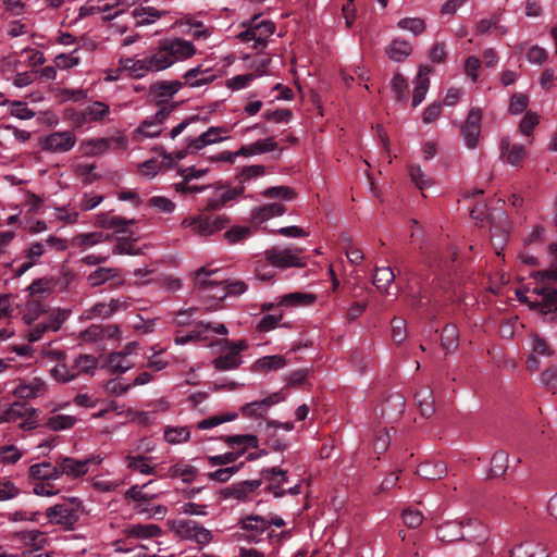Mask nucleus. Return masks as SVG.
<instances>
[{"instance_id":"1","label":"nucleus","mask_w":557,"mask_h":557,"mask_svg":"<svg viewBox=\"0 0 557 557\" xmlns=\"http://www.w3.org/2000/svg\"><path fill=\"white\" fill-rule=\"evenodd\" d=\"M195 46L181 38L164 39L160 41L158 49L147 57L152 72L170 67L176 60L187 59L195 54Z\"/></svg>"},{"instance_id":"2","label":"nucleus","mask_w":557,"mask_h":557,"mask_svg":"<svg viewBox=\"0 0 557 557\" xmlns=\"http://www.w3.org/2000/svg\"><path fill=\"white\" fill-rule=\"evenodd\" d=\"M47 248L64 251L67 248L66 240L60 237L50 235L45 240L33 242L23 251L26 261L21 263L14 271L15 276H22L30 268H33L38 260L45 255Z\"/></svg>"},{"instance_id":"3","label":"nucleus","mask_w":557,"mask_h":557,"mask_svg":"<svg viewBox=\"0 0 557 557\" xmlns=\"http://www.w3.org/2000/svg\"><path fill=\"white\" fill-rule=\"evenodd\" d=\"M223 441L235 451H228L223 455H215L208 457L211 466H225L235 462L247 449V447L257 448L258 437L252 434H238L224 436Z\"/></svg>"},{"instance_id":"4","label":"nucleus","mask_w":557,"mask_h":557,"mask_svg":"<svg viewBox=\"0 0 557 557\" xmlns=\"http://www.w3.org/2000/svg\"><path fill=\"white\" fill-rule=\"evenodd\" d=\"M228 222L230 220L225 215L199 214L185 218L182 222V225L184 227H193L195 232L200 236H208L224 228Z\"/></svg>"},{"instance_id":"5","label":"nucleus","mask_w":557,"mask_h":557,"mask_svg":"<svg viewBox=\"0 0 557 557\" xmlns=\"http://www.w3.org/2000/svg\"><path fill=\"white\" fill-rule=\"evenodd\" d=\"M301 252V248L281 249L277 247H272L264 251V256L265 260L275 268H302L306 265V261L304 260V258L300 257Z\"/></svg>"},{"instance_id":"6","label":"nucleus","mask_w":557,"mask_h":557,"mask_svg":"<svg viewBox=\"0 0 557 557\" xmlns=\"http://www.w3.org/2000/svg\"><path fill=\"white\" fill-rule=\"evenodd\" d=\"M216 270H208L205 267L198 269L195 272L194 284L198 289L207 293L209 298L223 301L227 297L224 282L208 278V276L214 274Z\"/></svg>"},{"instance_id":"7","label":"nucleus","mask_w":557,"mask_h":557,"mask_svg":"<svg viewBox=\"0 0 557 557\" xmlns=\"http://www.w3.org/2000/svg\"><path fill=\"white\" fill-rule=\"evenodd\" d=\"M79 507L81 502L77 498H71L67 502L49 507L46 515L51 522L70 527L77 522Z\"/></svg>"},{"instance_id":"8","label":"nucleus","mask_w":557,"mask_h":557,"mask_svg":"<svg viewBox=\"0 0 557 557\" xmlns=\"http://www.w3.org/2000/svg\"><path fill=\"white\" fill-rule=\"evenodd\" d=\"M173 529L181 537L193 540L199 545H206L212 540L211 532L194 520H176Z\"/></svg>"},{"instance_id":"9","label":"nucleus","mask_w":557,"mask_h":557,"mask_svg":"<svg viewBox=\"0 0 557 557\" xmlns=\"http://www.w3.org/2000/svg\"><path fill=\"white\" fill-rule=\"evenodd\" d=\"M109 106L101 101H94L82 111L71 114V122L75 128L83 127L91 122H101L109 114Z\"/></svg>"},{"instance_id":"10","label":"nucleus","mask_w":557,"mask_h":557,"mask_svg":"<svg viewBox=\"0 0 557 557\" xmlns=\"http://www.w3.org/2000/svg\"><path fill=\"white\" fill-rule=\"evenodd\" d=\"M245 190L243 185L230 187L222 182L214 184V194L208 199L205 207L206 211H216L224 207L227 202L242 195Z\"/></svg>"},{"instance_id":"11","label":"nucleus","mask_w":557,"mask_h":557,"mask_svg":"<svg viewBox=\"0 0 557 557\" xmlns=\"http://www.w3.org/2000/svg\"><path fill=\"white\" fill-rule=\"evenodd\" d=\"M76 144V136L70 132H53L46 136L41 141L44 150L50 152L70 151Z\"/></svg>"},{"instance_id":"12","label":"nucleus","mask_w":557,"mask_h":557,"mask_svg":"<svg viewBox=\"0 0 557 557\" xmlns=\"http://www.w3.org/2000/svg\"><path fill=\"white\" fill-rule=\"evenodd\" d=\"M482 113L478 108H472L461 127V135L468 148H475L481 134Z\"/></svg>"},{"instance_id":"13","label":"nucleus","mask_w":557,"mask_h":557,"mask_svg":"<svg viewBox=\"0 0 557 557\" xmlns=\"http://www.w3.org/2000/svg\"><path fill=\"white\" fill-rule=\"evenodd\" d=\"M248 344L244 339L228 343L227 352L214 359L213 363L215 369L224 371L238 368L242 363V357L239 354L246 350Z\"/></svg>"},{"instance_id":"14","label":"nucleus","mask_w":557,"mask_h":557,"mask_svg":"<svg viewBox=\"0 0 557 557\" xmlns=\"http://www.w3.org/2000/svg\"><path fill=\"white\" fill-rule=\"evenodd\" d=\"M405 397L398 393L388 395L380 406V414L387 422L397 421L405 411Z\"/></svg>"},{"instance_id":"15","label":"nucleus","mask_w":557,"mask_h":557,"mask_svg":"<svg viewBox=\"0 0 557 557\" xmlns=\"http://www.w3.org/2000/svg\"><path fill=\"white\" fill-rule=\"evenodd\" d=\"M87 282L91 287L100 286L104 283H110L111 287H117L124 284V278L120 274V270L114 268H98L91 272Z\"/></svg>"},{"instance_id":"16","label":"nucleus","mask_w":557,"mask_h":557,"mask_svg":"<svg viewBox=\"0 0 557 557\" xmlns=\"http://www.w3.org/2000/svg\"><path fill=\"white\" fill-rule=\"evenodd\" d=\"M261 475L269 482L268 491L273 493L274 497L278 498L286 494V491L282 488V485L287 482L286 471L273 467L263 469Z\"/></svg>"},{"instance_id":"17","label":"nucleus","mask_w":557,"mask_h":557,"mask_svg":"<svg viewBox=\"0 0 557 557\" xmlns=\"http://www.w3.org/2000/svg\"><path fill=\"white\" fill-rule=\"evenodd\" d=\"M280 400L281 398L278 397V394L275 393L261 400H255L245 404L244 406L240 407V412L243 413V416L247 418L262 417L272 405L278 403Z\"/></svg>"},{"instance_id":"18","label":"nucleus","mask_w":557,"mask_h":557,"mask_svg":"<svg viewBox=\"0 0 557 557\" xmlns=\"http://www.w3.org/2000/svg\"><path fill=\"white\" fill-rule=\"evenodd\" d=\"M89 462L91 459L77 460L72 457H60L59 469L69 476L79 478L87 473Z\"/></svg>"},{"instance_id":"19","label":"nucleus","mask_w":557,"mask_h":557,"mask_svg":"<svg viewBox=\"0 0 557 557\" xmlns=\"http://www.w3.org/2000/svg\"><path fill=\"white\" fill-rule=\"evenodd\" d=\"M524 147L520 144H510L508 137H504L500 141V157L511 165H518L524 158Z\"/></svg>"},{"instance_id":"20","label":"nucleus","mask_w":557,"mask_h":557,"mask_svg":"<svg viewBox=\"0 0 557 557\" xmlns=\"http://www.w3.org/2000/svg\"><path fill=\"white\" fill-rule=\"evenodd\" d=\"M437 539L443 543H453L466 540L462 533V523L457 521H447L437 527Z\"/></svg>"},{"instance_id":"21","label":"nucleus","mask_w":557,"mask_h":557,"mask_svg":"<svg viewBox=\"0 0 557 557\" xmlns=\"http://www.w3.org/2000/svg\"><path fill=\"white\" fill-rule=\"evenodd\" d=\"M431 72V67L428 65H421L416 77V86L412 96V107H418L425 98L429 90L430 79L428 77Z\"/></svg>"},{"instance_id":"22","label":"nucleus","mask_w":557,"mask_h":557,"mask_svg":"<svg viewBox=\"0 0 557 557\" xmlns=\"http://www.w3.org/2000/svg\"><path fill=\"white\" fill-rule=\"evenodd\" d=\"M135 343L128 344L123 351H116L109 355L107 359V366L113 373H125L131 369L132 364L126 361V356L131 354L132 348L135 347Z\"/></svg>"},{"instance_id":"23","label":"nucleus","mask_w":557,"mask_h":557,"mask_svg":"<svg viewBox=\"0 0 557 557\" xmlns=\"http://www.w3.org/2000/svg\"><path fill=\"white\" fill-rule=\"evenodd\" d=\"M135 220H127L119 215H112L109 212L100 213L96 219V225L102 228H114L117 233H126V227L133 224Z\"/></svg>"},{"instance_id":"24","label":"nucleus","mask_w":557,"mask_h":557,"mask_svg":"<svg viewBox=\"0 0 557 557\" xmlns=\"http://www.w3.org/2000/svg\"><path fill=\"white\" fill-rule=\"evenodd\" d=\"M262 483V480H246L232 486L226 487L223 493L225 497H233L239 500H244L248 494L257 490Z\"/></svg>"},{"instance_id":"25","label":"nucleus","mask_w":557,"mask_h":557,"mask_svg":"<svg viewBox=\"0 0 557 557\" xmlns=\"http://www.w3.org/2000/svg\"><path fill=\"white\" fill-rule=\"evenodd\" d=\"M125 534L127 537L134 539H151L157 537L162 534V530L157 524H129L125 529Z\"/></svg>"},{"instance_id":"26","label":"nucleus","mask_w":557,"mask_h":557,"mask_svg":"<svg viewBox=\"0 0 557 557\" xmlns=\"http://www.w3.org/2000/svg\"><path fill=\"white\" fill-rule=\"evenodd\" d=\"M277 148V143L273 137H268L265 139H259L253 144L243 146L239 149V153L242 157H250L255 154L267 153L273 151Z\"/></svg>"},{"instance_id":"27","label":"nucleus","mask_w":557,"mask_h":557,"mask_svg":"<svg viewBox=\"0 0 557 557\" xmlns=\"http://www.w3.org/2000/svg\"><path fill=\"white\" fill-rule=\"evenodd\" d=\"M414 399L418 404V408L421 414L425 418H430L435 412L433 392L430 387L424 386L420 388L416 395Z\"/></svg>"},{"instance_id":"28","label":"nucleus","mask_w":557,"mask_h":557,"mask_svg":"<svg viewBox=\"0 0 557 557\" xmlns=\"http://www.w3.org/2000/svg\"><path fill=\"white\" fill-rule=\"evenodd\" d=\"M417 473L426 480H440L447 473V467L442 461H425L419 465Z\"/></svg>"},{"instance_id":"29","label":"nucleus","mask_w":557,"mask_h":557,"mask_svg":"<svg viewBox=\"0 0 557 557\" xmlns=\"http://www.w3.org/2000/svg\"><path fill=\"white\" fill-rule=\"evenodd\" d=\"M285 212V206L282 203L273 202L253 209L251 216L255 221L262 223L274 216H281Z\"/></svg>"},{"instance_id":"30","label":"nucleus","mask_w":557,"mask_h":557,"mask_svg":"<svg viewBox=\"0 0 557 557\" xmlns=\"http://www.w3.org/2000/svg\"><path fill=\"white\" fill-rule=\"evenodd\" d=\"M542 299L531 304V308L547 317L553 307H557V288L542 289Z\"/></svg>"},{"instance_id":"31","label":"nucleus","mask_w":557,"mask_h":557,"mask_svg":"<svg viewBox=\"0 0 557 557\" xmlns=\"http://www.w3.org/2000/svg\"><path fill=\"white\" fill-rule=\"evenodd\" d=\"M258 16H253L251 25L253 30H256L257 45L265 47L268 37H270L275 30V25L271 21H258Z\"/></svg>"},{"instance_id":"32","label":"nucleus","mask_w":557,"mask_h":557,"mask_svg":"<svg viewBox=\"0 0 557 557\" xmlns=\"http://www.w3.org/2000/svg\"><path fill=\"white\" fill-rule=\"evenodd\" d=\"M412 51L410 44L406 40L395 39L386 49L389 59L396 62L405 60Z\"/></svg>"},{"instance_id":"33","label":"nucleus","mask_w":557,"mask_h":557,"mask_svg":"<svg viewBox=\"0 0 557 557\" xmlns=\"http://www.w3.org/2000/svg\"><path fill=\"white\" fill-rule=\"evenodd\" d=\"M182 87V83L178 81L172 82H158L150 86V92L157 98H166L174 96Z\"/></svg>"},{"instance_id":"34","label":"nucleus","mask_w":557,"mask_h":557,"mask_svg":"<svg viewBox=\"0 0 557 557\" xmlns=\"http://www.w3.org/2000/svg\"><path fill=\"white\" fill-rule=\"evenodd\" d=\"M54 280L52 277H40L35 280L29 286L28 290L30 292V296L44 298L52 293L54 288Z\"/></svg>"},{"instance_id":"35","label":"nucleus","mask_w":557,"mask_h":557,"mask_svg":"<svg viewBox=\"0 0 557 557\" xmlns=\"http://www.w3.org/2000/svg\"><path fill=\"white\" fill-rule=\"evenodd\" d=\"M286 366V360L281 355H272V356H264L260 359H258L253 363V369L256 371H270V370H277L281 368H284Z\"/></svg>"},{"instance_id":"36","label":"nucleus","mask_w":557,"mask_h":557,"mask_svg":"<svg viewBox=\"0 0 557 557\" xmlns=\"http://www.w3.org/2000/svg\"><path fill=\"white\" fill-rule=\"evenodd\" d=\"M127 467L133 471L150 475L156 473V468L150 466V458L144 455L127 456Z\"/></svg>"},{"instance_id":"37","label":"nucleus","mask_w":557,"mask_h":557,"mask_svg":"<svg viewBox=\"0 0 557 557\" xmlns=\"http://www.w3.org/2000/svg\"><path fill=\"white\" fill-rule=\"evenodd\" d=\"M459 337L458 329L455 324H446L441 335V346L446 351L457 348Z\"/></svg>"},{"instance_id":"38","label":"nucleus","mask_w":557,"mask_h":557,"mask_svg":"<svg viewBox=\"0 0 557 557\" xmlns=\"http://www.w3.org/2000/svg\"><path fill=\"white\" fill-rule=\"evenodd\" d=\"M395 280L394 271L389 267L375 268L373 275V283L380 290H386V288Z\"/></svg>"},{"instance_id":"39","label":"nucleus","mask_w":557,"mask_h":557,"mask_svg":"<svg viewBox=\"0 0 557 557\" xmlns=\"http://www.w3.org/2000/svg\"><path fill=\"white\" fill-rule=\"evenodd\" d=\"M243 530L255 533H263L268 529V522L264 517L258 515L247 516L240 520Z\"/></svg>"},{"instance_id":"40","label":"nucleus","mask_w":557,"mask_h":557,"mask_svg":"<svg viewBox=\"0 0 557 557\" xmlns=\"http://www.w3.org/2000/svg\"><path fill=\"white\" fill-rule=\"evenodd\" d=\"M147 485L148 484H144L143 486L134 485L126 492V497L137 502L141 512H148V508L144 505L154 497V495H149L143 491Z\"/></svg>"},{"instance_id":"41","label":"nucleus","mask_w":557,"mask_h":557,"mask_svg":"<svg viewBox=\"0 0 557 557\" xmlns=\"http://www.w3.org/2000/svg\"><path fill=\"white\" fill-rule=\"evenodd\" d=\"M76 418L69 414H57L50 417L47 421V426L52 431H62L73 428L76 423Z\"/></svg>"},{"instance_id":"42","label":"nucleus","mask_w":557,"mask_h":557,"mask_svg":"<svg viewBox=\"0 0 557 557\" xmlns=\"http://www.w3.org/2000/svg\"><path fill=\"white\" fill-rule=\"evenodd\" d=\"M172 162L171 154L164 153L162 161L158 159H149L140 164V173L145 176H154L163 164Z\"/></svg>"},{"instance_id":"43","label":"nucleus","mask_w":557,"mask_h":557,"mask_svg":"<svg viewBox=\"0 0 557 557\" xmlns=\"http://www.w3.org/2000/svg\"><path fill=\"white\" fill-rule=\"evenodd\" d=\"M508 468V454L504 450L496 451L491 459V475H503Z\"/></svg>"},{"instance_id":"44","label":"nucleus","mask_w":557,"mask_h":557,"mask_svg":"<svg viewBox=\"0 0 557 557\" xmlns=\"http://www.w3.org/2000/svg\"><path fill=\"white\" fill-rule=\"evenodd\" d=\"M391 87L397 101L403 102L408 99V83L400 73L394 75Z\"/></svg>"},{"instance_id":"45","label":"nucleus","mask_w":557,"mask_h":557,"mask_svg":"<svg viewBox=\"0 0 557 557\" xmlns=\"http://www.w3.org/2000/svg\"><path fill=\"white\" fill-rule=\"evenodd\" d=\"M409 176L414 185L420 189L424 190L432 185V180L426 175L420 168V165H409Z\"/></svg>"},{"instance_id":"46","label":"nucleus","mask_w":557,"mask_h":557,"mask_svg":"<svg viewBox=\"0 0 557 557\" xmlns=\"http://www.w3.org/2000/svg\"><path fill=\"white\" fill-rule=\"evenodd\" d=\"M69 313L66 310L54 309L50 311L42 322L47 326L48 331L57 332L60 330L63 322L66 320Z\"/></svg>"},{"instance_id":"47","label":"nucleus","mask_w":557,"mask_h":557,"mask_svg":"<svg viewBox=\"0 0 557 557\" xmlns=\"http://www.w3.org/2000/svg\"><path fill=\"white\" fill-rule=\"evenodd\" d=\"M237 416L236 412L212 416L198 422L197 428L200 430L211 429L224 422L233 421Z\"/></svg>"},{"instance_id":"48","label":"nucleus","mask_w":557,"mask_h":557,"mask_svg":"<svg viewBox=\"0 0 557 557\" xmlns=\"http://www.w3.org/2000/svg\"><path fill=\"white\" fill-rule=\"evenodd\" d=\"M124 67L129 70L134 77H143L146 72H152L149 63H147V57L140 60L127 59L124 63Z\"/></svg>"},{"instance_id":"49","label":"nucleus","mask_w":557,"mask_h":557,"mask_svg":"<svg viewBox=\"0 0 557 557\" xmlns=\"http://www.w3.org/2000/svg\"><path fill=\"white\" fill-rule=\"evenodd\" d=\"M202 74L200 67L190 69L184 75L185 83L190 87H198L212 82L213 76L203 77Z\"/></svg>"},{"instance_id":"50","label":"nucleus","mask_w":557,"mask_h":557,"mask_svg":"<svg viewBox=\"0 0 557 557\" xmlns=\"http://www.w3.org/2000/svg\"><path fill=\"white\" fill-rule=\"evenodd\" d=\"M190 432L187 428H166L164 440L170 444H178L188 441Z\"/></svg>"},{"instance_id":"51","label":"nucleus","mask_w":557,"mask_h":557,"mask_svg":"<svg viewBox=\"0 0 557 557\" xmlns=\"http://www.w3.org/2000/svg\"><path fill=\"white\" fill-rule=\"evenodd\" d=\"M50 372L53 379L61 383L71 382L77 376V373L72 372L65 361L58 363Z\"/></svg>"},{"instance_id":"52","label":"nucleus","mask_w":557,"mask_h":557,"mask_svg":"<svg viewBox=\"0 0 557 557\" xmlns=\"http://www.w3.org/2000/svg\"><path fill=\"white\" fill-rule=\"evenodd\" d=\"M5 103L10 107L11 115L21 119V120H29L35 116V112L27 108V104L22 101H5Z\"/></svg>"},{"instance_id":"53","label":"nucleus","mask_w":557,"mask_h":557,"mask_svg":"<svg viewBox=\"0 0 557 557\" xmlns=\"http://www.w3.org/2000/svg\"><path fill=\"white\" fill-rule=\"evenodd\" d=\"M263 196L267 198H281L283 200H293L296 193L288 186H273L269 187L263 191Z\"/></svg>"},{"instance_id":"54","label":"nucleus","mask_w":557,"mask_h":557,"mask_svg":"<svg viewBox=\"0 0 557 557\" xmlns=\"http://www.w3.org/2000/svg\"><path fill=\"white\" fill-rule=\"evenodd\" d=\"M36 413V409L27 408L23 404L14 403L7 411L5 419L8 421H16V419L22 418L24 416H28L29 418Z\"/></svg>"},{"instance_id":"55","label":"nucleus","mask_w":557,"mask_h":557,"mask_svg":"<svg viewBox=\"0 0 557 557\" xmlns=\"http://www.w3.org/2000/svg\"><path fill=\"white\" fill-rule=\"evenodd\" d=\"M250 234L251 228L249 226H233L224 233V237L230 244H236L249 237Z\"/></svg>"},{"instance_id":"56","label":"nucleus","mask_w":557,"mask_h":557,"mask_svg":"<svg viewBox=\"0 0 557 557\" xmlns=\"http://www.w3.org/2000/svg\"><path fill=\"white\" fill-rule=\"evenodd\" d=\"M135 239L128 237H120L113 248L114 255H138L139 250L135 248Z\"/></svg>"},{"instance_id":"57","label":"nucleus","mask_w":557,"mask_h":557,"mask_svg":"<svg viewBox=\"0 0 557 557\" xmlns=\"http://www.w3.org/2000/svg\"><path fill=\"white\" fill-rule=\"evenodd\" d=\"M315 297L311 294L290 293L283 297V302L292 306H307L313 304Z\"/></svg>"},{"instance_id":"58","label":"nucleus","mask_w":557,"mask_h":557,"mask_svg":"<svg viewBox=\"0 0 557 557\" xmlns=\"http://www.w3.org/2000/svg\"><path fill=\"white\" fill-rule=\"evenodd\" d=\"M133 14L135 17H140L143 15L148 16L138 21L139 25L151 24L154 22V20L160 18L162 16V12L158 11L156 8L152 7H141L139 9L134 10Z\"/></svg>"},{"instance_id":"59","label":"nucleus","mask_w":557,"mask_h":557,"mask_svg":"<svg viewBox=\"0 0 557 557\" xmlns=\"http://www.w3.org/2000/svg\"><path fill=\"white\" fill-rule=\"evenodd\" d=\"M391 444V436L386 428L375 431L373 440V449L376 454L386 451Z\"/></svg>"},{"instance_id":"60","label":"nucleus","mask_w":557,"mask_h":557,"mask_svg":"<svg viewBox=\"0 0 557 557\" xmlns=\"http://www.w3.org/2000/svg\"><path fill=\"white\" fill-rule=\"evenodd\" d=\"M397 25L399 28L409 30L414 35H419L425 29L424 21L418 17L401 18Z\"/></svg>"},{"instance_id":"61","label":"nucleus","mask_w":557,"mask_h":557,"mask_svg":"<svg viewBox=\"0 0 557 557\" xmlns=\"http://www.w3.org/2000/svg\"><path fill=\"white\" fill-rule=\"evenodd\" d=\"M258 77L255 73L236 75L227 81V87L233 90H240L249 86V84Z\"/></svg>"},{"instance_id":"62","label":"nucleus","mask_w":557,"mask_h":557,"mask_svg":"<svg viewBox=\"0 0 557 557\" xmlns=\"http://www.w3.org/2000/svg\"><path fill=\"white\" fill-rule=\"evenodd\" d=\"M76 366H79L78 372L94 375L97 368V358L92 355H79L76 357Z\"/></svg>"},{"instance_id":"63","label":"nucleus","mask_w":557,"mask_h":557,"mask_svg":"<svg viewBox=\"0 0 557 557\" xmlns=\"http://www.w3.org/2000/svg\"><path fill=\"white\" fill-rule=\"evenodd\" d=\"M102 239V233L79 234L73 238V245L76 247H90Z\"/></svg>"},{"instance_id":"64","label":"nucleus","mask_w":557,"mask_h":557,"mask_svg":"<svg viewBox=\"0 0 557 557\" xmlns=\"http://www.w3.org/2000/svg\"><path fill=\"white\" fill-rule=\"evenodd\" d=\"M541 380L548 391L555 393L557 391V367L546 369L542 373Z\"/></svg>"}]
</instances>
